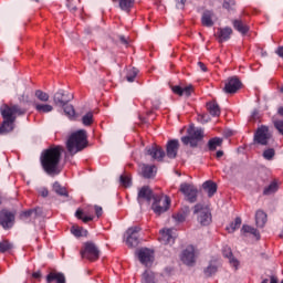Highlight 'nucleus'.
Listing matches in <instances>:
<instances>
[{"label": "nucleus", "mask_w": 283, "mask_h": 283, "mask_svg": "<svg viewBox=\"0 0 283 283\" xmlns=\"http://www.w3.org/2000/svg\"><path fill=\"white\" fill-rule=\"evenodd\" d=\"M201 23L206 28H212L213 25V13L211 11H205L201 17Z\"/></svg>", "instance_id": "nucleus-27"}, {"label": "nucleus", "mask_w": 283, "mask_h": 283, "mask_svg": "<svg viewBox=\"0 0 283 283\" xmlns=\"http://www.w3.org/2000/svg\"><path fill=\"white\" fill-rule=\"evenodd\" d=\"M193 213L198 216L197 220L202 227L211 224V211H209V208L198 203L195 206Z\"/></svg>", "instance_id": "nucleus-6"}, {"label": "nucleus", "mask_w": 283, "mask_h": 283, "mask_svg": "<svg viewBox=\"0 0 283 283\" xmlns=\"http://www.w3.org/2000/svg\"><path fill=\"white\" fill-rule=\"evenodd\" d=\"M255 222H256V227L262 229L264 224H266V212L262 210H258L255 213Z\"/></svg>", "instance_id": "nucleus-29"}, {"label": "nucleus", "mask_w": 283, "mask_h": 283, "mask_svg": "<svg viewBox=\"0 0 283 283\" xmlns=\"http://www.w3.org/2000/svg\"><path fill=\"white\" fill-rule=\"evenodd\" d=\"M142 176L144 178H154L156 176V166L142 165Z\"/></svg>", "instance_id": "nucleus-26"}, {"label": "nucleus", "mask_w": 283, "mask_h": 283, "mask_svg": "<svg viewBox=\"0 0 283 283\" xmlns=\"http://www.w3.org/2000/svg\"><path fill=\"white\" fill-rule=\"evenodd\" d=\"M270 283H277V277L276 276H271Z\"/></svg>", "instance_id": "nucleus-60"}, {"label": "nucleus", "mask_w": 283, "mask_h": 283, "mask_svg": "<svg viewBox=\"0 0 283 283\" xmlns=\"http://www.w3.org/2000/svg\"><path fill=\"white\" fill-rule=\"evenodd\" d=\"M274 127L277 129L279 134L283 136V119H275Z\"/></svg>", "instance_id": "nucleus-49"}, {"label": "nucleus", "mask_w": 283, "mask_h": 283, "mask_svg": "<svg viewBox=\"0 0 283 283\" xmlns=\"http://www.w3.org/2000/svg\"><path fill=\"white\" fill-rule=\"evenodd\" d=\"M216 156H217V158H222V156H224V151L218 150Z\"/></svg>", "instance_id": "nucleus-58"}, {"label": "nucleus", "mask_w": 283, "mask_h": 283, "mask_svg": "<svg viewBox=\"0 0 283 283\" xmlns=\"http://www.w3.org/2000/svg\"><path fill=\"white\" fill-rule=\"evenodd\" d=\"M33 105L39 114H50V112L54 109V107L50 104L34 103Z\"/></svg>", "instance_id": "nucleus-30"}, {"label": "nucleus", "mask_w": 283, "mask_h": 283, "mask_svg": "<svg viewBox=\"0 0 283 283\" xmlns=\"http://www.w3.org/2000/svg\"><path fill=\"white\" fill-rule=\"evenodd\" d=\"M145 151L147 156H150L153 160L158 163H161L163 158H165V150L158 145L148 146Z\"/></svg>", "instance_id": "nucleus-13"}, {"label": "nucleus", "mask_w": 283, "mask_h": 283, "mask_svg": "<svg viewBox=\"0 0 283 283\" xmlns=\"http://www.w3.org/2000/svg\"><path fill=\"white\" fill-rule=\"evenodd\" d=\"M175 219L177 220V222H184V221H185V216H182V214H177V216L175 217Z\"/></svg>", "instance_id": "nucleus-55"}, {"label": "nucleus", "mask_w": 283, "mask_h": 283, "mask_svg": "<svg viewBox=\"0 0 283 283\" xmlns=\"http://www.w3.org/2000/svg\"><path fill=\"white\" fill-rule=\"evenodd\" d=\"M154 280H155L154 272H151V271L144 272V274H143L144 283H156Z\"/></svg>", "instance_id": "nucleus-45"}, {"label": "nucleus", "mask_w": 283, "mask_h": 283, "mask_svg": "<svg viewBox=\"0 0 283 283\" xmlns=\"http://www.w3.org/2000/svg\"><path fill=\"white\" fill-rule=\"evenodd\" d=\"M134 1L135 0H119V8L124 12H129L132 8H134Z\"/></svg>", "instance_id": "nucleus-36"}, {"label": "nucleus", "mask_w": 283, "mask_h": 283, "mask_svg": "<svg viewBox=\"0 0 283 283\" xmlns=\"http://www.w3.org/2000/svg\"><path fill=\"white\" fill-rule=\"evenodd\" d=\"M172 92L174 94H177V96H191V93L193 92V86L188 85V86H178L175 85L172 86Z\"/></svg>", "instance_id": "nucleus-23"}, {"label": "nucleus", "mask_w": 283, "mask_h": 283, "mask_svg": "<svg viewBox=\"0 0 283 283\" xmlns=\"http://www.w3.org/2000/svg\"><path fill=\"white\" fill-rule=\"evenodd\" d=\"M198 66L200 67L201 72H207V65L202 62H198Z\"/></svg>", "instance_id": "nucleus-52"}, {"label": "nucleus", "mask_w": 283, "mask_h": 283, "mask_svg": "<svg viewBox=\"0 0 283 283\" xmlns=\"http://www.w3.org/2000/svg\"><path fill=\"white\" fill-rule=\"evenodd\" d=\"M94 209L97 218H101V216H103V208L101 206H95Z\"/></svg>", "instance_id": "nucleus-50"}, {"label": "nucleus", "mask_w": 283, "mask_h": 283, "mask_svg": "<svg viewBox=\"0 0 283 283\" xmlns=\"http://www.w3.org/2000/svg\"><path fill=\"white\" fill-rule=\"evenodd\" d=\"M281 92H283V88H281Z\"/></svg>", "instance_id": "nucleus-64"}, {"label": "nucleus", "mask_w": 283, "mask_h": 283, "mask_svg": "<svg viewBox=\"0 0 283 283\" xmlns=\"http://www.w3.org/2000/svg\"><path fill=\"white\" fill-rule=\"evenodd\" d=\"M120 41L124 43V45H128L127 39L125 36H120Z\"/></svg>", "instance_id": "nucleus-59"}, {"label": "nucleus", "mask_w": 283, "mask_h": 283, "mask_svg": "<svg viewBox=\"0 0 283 283\" xmlns=\"http://www.w3.org/2000/svg\"><path fill=\"white\" fill-rule=\"evenodd\" d=\"M231 6H233V1H231Z\"/></svg>", "instance_id": "nucleus-63"}, {"label": "nucleus", "mask_w": 283, "mask_h": 283, "mask_svg": "<svg viewBox=\"0 0 283 283\" xmlns=\"http://www.w3.org/2000/svg\"><path fill=\"white\" fill-rule=\"evenodd\" d=\"M136 76H138V69L133 67L128 70L126 74V81H128V83H134V81L136 80Z\"/></svg>", "instance_id": "nucleus-38"}, {"label": "nucleus", "mask_w": 283, "mask_h": 283, "mask_svg": "<svg viewBox=\"0 0 283 283\" xmlns=\"http://www.w3.org/2000/svg\"><path fill=\"white\" fill-rule=\"evenodd\" d=\"M39 193H40V196H42V198H48L50 192L48 191L46 188H42L39 190Z\"/></svg>", "instance_id": "nucleus-51"}, {"label": "nucleus", "mask_w": 283, "mask_h": 283, "mask_svg": "<svg viewBox=\"0 0 283 283\" xmlns=\"http://www.w3.org/2000/svg\"><path fill=\"white\" fill-rule=\"evenodd\" d=\"M171 205V200L167 196H155L151 209L157 214L160 216L165 213V211L169 210V206Z\"/></svg>", "instance_id": "nucleus-5"}, {"label": "nucleus", "mask_w": 283, "mask_h": 283, "mask_svg": "<svg viewBox=\"0 0 283 283\" xmlns=\"http://www.w3.org/2000/svg\"><path fill=\"white\" fill-rule=\"evenodd\" d=\"M221 145H222V138L220 137H214L208 142V147L210 151H216V149H218V147H220Z\"/></svg>", "instance_id": "nucleus-34"}, {"label": "nucleus", "mask_w": 283, "mask_h": 283, "mask_svg": "<svg viewBox=\"0 0 283 283\" xmlns=\"http://www.w3.org/2000/svg\"><path fill=\"white\" fill-rule=\"evenodd\" d=\"M223 8H226V10H231V2H223Z\"/></svg>", "instance_id": "nucleus-57"}, {"label": "nucleus", "mask_w": 283, "mask_h": 283, "mask_svg": "<svg viewBox=\"0 0 283 283\" xmlns=\"http://www.w3.org/2000/svg\"><path fill=\"white\" fill-rule=\"evenodd\" d=\"M263 158L265 160H273L275 158V149L273 148H268L263 151Z\"/></svg>", "instance_id": "nucleus-46"}, {"label": "nucleus", "mask_w": 283, "mask_h": 283, "mask_svg": "<svg viewBox=\"0 0 283 283\" xmlns=\"http://www.w3.org/2000/svg\"><path fill=\"white\" fill-rule=\"evenodd\" d=\"M281 238H283V231H282V233H281Z\"/></svg>", "instance_id": "nucleus-62"}, {"label": "nucleus", "mask_w": 283, "mask_h": 283, "mask_svg": "<svg viewBox=\"0 0 283 283\" xmlns=\"http://www.w3.org/2000/svg\"><path fill=\"white\" fill-rule=\"evenodd\" d=\"M35 97L41 101V103H48L50 101V95L41 90L35 91Z\"/></svg>", "instance_id": "nucleus-42"}, {"label": "nucleus", "mask_w": 283, "mask_h": 283, "mask_svg": "<svg viewBox=\"0 0 283 283\" xmlns=\"http://www.w3.org/2000/svg\"><path fill=\"white\" fill-rule=\"evenodd\" d=\"M202 188L206 193H208L209 198H212V196L218 191V185L211 180L205 181Z\"/></svg>", "instance_id": "nucleus-25"}, {"label": "nucleus", "mask_w": 283, "mask_h": 283, "mask_svg": "<svg viewBox=\"0 0 283 283\" xmlns=\"http://www.w3.org/2000/svg\"><path fill=\"white\" fill-rule=\"evenodd\" d=\"M232 34H233V30L229 27H226V28H219L217 30L216 36L219 43H224V41H229V39H231Z\"/></svg>", "instance_id": "nucleus-19"}, {"label": "nucleus", "mask_w": 283, "mask_h": 283, "mask_svg": "<svg viewBox=\"0 0 283 283\" xmlns=\"http://www.w3.org/2000/svg\"><path fill=\"white\" fill-rule=\"evenodd\" d=\"M138 233H140V227H138V226L127 229V231L125 233L127 247H130V248L138 247V242H139Z\"/></svg>", "instance_id": "nucleus-10"}, {"label": "nucleus", "mask_w": 283, "mask_h": 283, "mask_svg": "<svg viewBox=\"0 0 283 283\" xmlns=\"http://www.w3.org/2000/svg\"><path fill=\"white\" fill-rule=\"evenodd\" d=\"M242 224V219L241 218H235L234 222L230 223V226L227 228V231L229 233H233L237 229H240V226Z\"/></svg>", "instance_id": "nucleus-40"}, {"label": "nucleus", "mask_w": 283, "mask_h": 283, "mask_svg": "<svg viewBox=\"0 0 283 283\" xmlns=\"http://www.w3.org/2000/svg\"><path fill=\"white\" fill-rule=\"evenodd\" d=\"M180 148V143L178 139H172L167 143L166 155L168 158H176L178 156V149Z\"/></svg>", "instance_id": "nucleus-18"}, {"label": "nucleus", "mask_w": 283, "mask_h": 283, "mask_svg": "<svg viewBox=\"0 0 283 283\" xmlns=\"http://www.w3.org/2000/svg\"><path fill=\"white\" fill-rule=\"evenodd\" d=\"M81 253L84 260H90L91 262L98 260V256L101 255L98 248L92 242L85 243L84 250Z\"/></svg>", "instance_id": "nucleus-8"}, {"label": "nucleus", "mask_w": 283, "mask_h": 283, "mask_svg": "<svg viewBox=\"0 0 283 283\" xmlns=\"http://www.w3.org/2000/svg\"><path fill=\"white\" fill-rule=\"evenodd\" d=\"M82 123L83 125H85L86 127H90V125H92L94 123V114L92 112L86 113L83 117H82Z\"/></svg>", "instance_id": "nucleus-39"}, {"label": "nucleus", "mask_w": 283, "mask_h": 283, "mask_svg": "<svg viewBox=\"0 0 283 283\" xmlns=\"http://www.w3.org/2000/svg\"><path fill=\"white\" fill-rule=\"evenodd\" d=\"M222 255H223V258H227L229 260L231 266H233V269L235 271H238V266H240V262L235 258H233V252H231V248L223 247Z\"/></svg>", "instance_id": "nucleus-22"}, {"label": "nucleus", "mask_w": 283, "mask_h": 283, "mask_svg": "<svg viewBox=\"0 0 283 283\" xmlns=\"http://www.w3.org/2000/svg\"><path fill=\"white\" fill-rule=\"evenodd\" d=\"M179 190L185 195L188 202H196L198 200V188L193 184L184 182L180 185Z\"/></svg>", "instance_id": "nucleus-9"}, {"label": "nucleus", "mask_w": 283, "mask_h": 283, "mask_svg": "<svg viewBox=\"0 0 283 283\" xmlns=\"http://www.w3.org/2000/svg\"><path fill=\"white\" fill-rule=\"evenodd\" d=\"M72 98H74V95L65 94L64 91H59L54 94L53 101L59 107H65Z\"/></svg>", "instance_id": "nucleus-16"}, {"label": "nucleus", "mask_w": 283, "mask_h": 283, "mask_svg": "<svg viewBox=\"0 0 283 283\" xmlns=\"http://www.w3.org/2000/svg\"><path fill=\"white\" fill-rule=\"evenodd\" d=\"M242 87V82L238 80V77H230L227 80L223 91L226 94H235L238 90Z\"/></svg>", "instance_id": "nucleus-15"}, {"label": "nucleus", "mask_w": 283, "mask_h": 283, "mask_svg": "<svg viewBox=\"0 0 283 283\" xmlns=\"http://www.w3.org/2000/svg\"><path fill=\"white\" fill-rule=\"evenodd\" d=\"M0 114L3 118L0 125V134H10L14 129V120H17V114L22 116L25 114V109L19 107V105H8L3 104L0 107Z\"/></svg>", "instance_id": "nucleus-2"}, {"label": "nucleus", "mask_w": 283, "mask_h": 283, "mask_svg": "<svg viewBox=\"0 0 283 283\" xmlns=\"http://www.w3.org/2000/svg\"><path fill=\"white\" fill-rule=\"evenodd\" d=\"M241 231L243 233H250L251 235H254V238H256V240H260V232L258 231V229H255L251 226H243Z\"/></svg>", "instance_id": "nucleus-37"}, {"label": "nucleus", "mask_w": 283, "mask_h": 283, "mask_svg": "<svg viewBox=\"0 0 283 283\" xmlns=\"http://www.w3.org/2000/svg\"><path fill=\"white\" fill-rule=\"evenodd\" d=\"M85 147H87V132L84 129L72 133L66 142L67 151L71 153L72 156L78 154V151H83Z\"/></svg>", "instance_id": "nucleus-3"}, {"label": "nucleus", "mask_w": 283, "mask_h": 283, "mask_svg": "<svg viewBox=\"0 0 283 283\" xmlns=\"http://www.w3.org/2000/svg\"><path fill=\"white\" fill-rule=\"evenodd\" d=\"M62 107H64V114L69 116V118H74V115H75L74 106L66 104L65 106H62Z\"/></svg>", "instance_id": "nucleus-47"}, {"label": "nucleus", "mask_w": 283, "mask_h": 283, "mask_svg": "<svg viewBox=\"0 0 283 283\" xmlns=\"http://www.w3.org/2000/svg\"><path fill=\"white\" fill-rule=\"evenodd\" d=\"M233 28L237 29V31L240 32L241 34H247V32H249V25L243 23L242 20H234Z\"/></svg>", "instance_id": "nucleus-32"}, {"label": "nucleus", "mask_w": 283, "mask_h": 283, "mask_svg": "<svg viewBox=\"0 0 283 283\" xmlns=\"http://www.w3.org/2000/svg\"><path fill=\"white\" fill-rule=\"evenodd\" d=\"M63 154L62 146H51L42 151L40 163L45 174L49 176H59L61 174V155Z\"/></svg>", "instance_id": "nucleus-1"}, {"label": "nucleus", "mask_w": 283, "mask_h": 283, "mask_svg": "<svg viewBox=\"0 0 283 283\" xmlns=\"http://www.w3.org/2000/svg\"><path fill=\"white\" fill-rule=\"evenodd\" d=\"M218 273V265L210 263L209 266L205 270L206 277H211V275H216Z\"/></svg>", "instance_id": "nucleus-41"}, {"label": "nucleus", "mask_w": 283, "mask_h": 283, "mask_svg": "<svg viewBox=\"0 0 283 283\" xmlns=\"http://www.w3.org/2000/svg\"><path fill=\"white\" fill-rule=\"evenodd\" d=\"M32 213H36V210L29 209L27 211H22L20 213V220H22L23 222H28V220H30V218H32Z\"/></svg>", "instance_id": "nucleus-43"}, {"label": "nucleus", "mask_w": 283, "mask_h": 283, "mask_svg": "<svg viewBox=\"0 0 283 283\" xmlns=\"http://www.w3.org/2000/svg\"><path fill=\"white\" fill-rule=\"evenodd\" d=\"M205 137V130L202 128H196L190 126L188 128V136L181 137L184 145H190V147H198L200 139Z\"/></svg>", "instance_id": "nucleus-4"}, {"label": "nucleus", "mask_w": 283, "mask_h": 283, "mask_svg": "<svg viewBox=\"0 0 283 283\" xmlns=\"http://www.w3.org/2000/svg\"><path fill=\"white\" fill-rule=\"evenodd\" d=\"M280 189V185L277 184V180H273L268 187L264 188L263 195L264 196H271L275 193Z\"/></svg>", "instance_id": "nucleus-31"}, {"label": "nucleus", "mask_w": 283, "mask_h": 283, "mask_svg": "<svg viewBox=\"0 0 283 283\" xmlns=\"http://www.w3.org/2000/svg\"><path fill=\"white\" fill-rule=\"evenodd\" d=\"M12 249V243L10 241H2L0 242V253H6L7 251H10Z\"/></svg>", "instance_id": "nucleus-48"}, {"label": "nucleus", "mask_w": 283, "mask_h": 283, "mask_svg": "<svg viewBox=\"0 0 283 283\" xmlns=\"http://www.w3.org/2000/svg\"><path fill=\"white\" fill-rule=\"evenodd\" d=\"M32 277H34V280H39L41 277V271L33 272Z\"/></svg>", "instance_id": "nucleus-56"}, {"label": "nucleus", "mask_w": 283, "mask_h": 283, "mask_svg": "<svg viewBox=\"0 0 283 283\" xmlns=\"http://www.w3.org/2000/svg\"><path fill=\"white\" fill-rule=\"evenodd\" d=\"M71 233H73L75 235V238H85V237H87V230H85L81 227H76V226H73L71 228Z\"/></svg>", "instance_id": "nucleus-35"}, {"label": "nucleus", "mask_w": 283, "mask_h": 283, "mask_svg": "<svg viewBox=\"0 0 283 283\" xmlns=\"http://www.w3.org/2000/svg\"><path fill=\"white\" fill-rule=\"evenodd\" d=\"M92 211H94L93 207H88V209L85 210V211H82L81 209H77L76 212H75V217L78 220L83 221L84 223L92 222V220H94V216L91 214Z\"/></svg>", "instance_id": "nucleus-20"}, {"label": "nucleus", "mask_w": 283, "mask_h": 283, "mask_svg": "<svg viewBox=\"0 0 283 283\" xmlns=\"http://www.w3.org/2000/svg\"><path fill=\"white\" fill-rule=\"evenodd\" d=\"M276 54L283 59V46H279L277 50H276Z\"/></svg>", "instance_id": "nucleus-54"}, {"label": "nucleus", "mask_w": 283, "mask_h": 283, "mask_svg": "<svg viewBox=\"0 0 283 283\" xmlns=\"http://www.w3.org/2000/svg\"><path fill=\"white\" fill-rule=\"evenodd\" d=\"M53 191L57 193V196H64L65 198H67V189L61 186L59 181H55L53 184Z\"/></svg>", "instance_id": "nucleus-33"}, {"label": "nucleus", "mask_w": 283, "mask_h": 283, "mask_svg": "<svg viewBox=\"0 0 283 283\" xmlns=\"http://www.w3.org/2000/svg\"><path fill=\"white\" fill-rule=\"evenodd\" d=\"M119 182L123 187H132V176L129 175H122L119 177Z\"/></svg>", "instance_id": "nucleus-44"}, {"label": "nucleus", "mask_w": 283, "mask_h": 283, "mask_svg": "<svg viewBox=\"0 0 283 283\" xmlns=\"http://www.w3.org/2000/svg\"><path fill=\"white\" fill-rule=\"evenodd\" d=\"M0 224L3 229H10L14 224V216L8 210H2L0 212Z\"/></svg>", "instance_id": "nucleus-17"}, {"label": "nucleus", "mask_w": 283, "mask_h": 283, "mask_svg": "<svg viewBox=\"0 0 283 283\" xmlns=\"http://www.w3.org/2000/svg\"><path fill=\"white\" fill-rule=\"evenodd\" d=\"M200 120L201 123H209V115H201Z\"/></svg>", "instance_id": "nucleus-53"}, {"label": "nucleus", "mask_w": 283, "mask_h": 283, "mask_svg": "<svg viewBox=\"0 0 283 283\" xmlns=\"http://www.w3.org/2000/svg\"><path fill=\"white\" fill-rule=\"evenodd\" d=\"M181 262L187 266H193L196 264V248L193 245L187 247L181 253Z\"/></svg>", "instance_id": "nucleus-11"}, {"label": "nucleus", "mask_w": 283, "mask_h": 283, "mask_svg": "<svg viewBox=\"0 0 283 283\" xmlns=\"http://www.w3.org/2000/svg\"><path fill=\"white\" fill-rule=\"evenodd\" d=\"M262 283H269V279L263 280Z\"/></svg>", "instance_id": "nucleus-61"}, {"label": "nucleus", "mask_w": 283, "mask_h": 283, "mask_svg": "<svg viewBox=\"0 0 283 283\" xmlns=\"http://www.w3.org/2000/svg\"><path fill=\"white\" fill-rule=\"evenodd\" d=\"M175 240L174 229L160 230L159 242H161V244H174Z\"/></svg>", "instance_id": "nucleus-21"}, {"label": "nucleus", "mask_w": 283, "mask_h": 283, "mask_svg": "<svg viewBox=\"0 0 283 283\" xmlns=\"http://www.w3.org/2000/svg\"><path fill=\"white\" fill-rule=\"evenodd\" d=\"M207 109L211 116L218 117L221 114L220 105L217 102H208Z\"/></svg>", "instance_id": "nucleus-28"}, {"label": "nucleus", "mask_w": 283, "mask_h": 283, "mask_svg": "<svg viewBox=\"0 0 283 283\" xmlns=\"http://www.w3.org/2000/svg\"><path fill=\"white\" fill-rule=\"evenodd\" d=\"M46 283H65V274L61 272H50L46 275Z\"/></svg>", "instance_id": "nucleus-24"}, {"label": "nucleus", "mask_w": 283, "mask_h": 283, "mask_svg": "<svg viewBox=\"0 0 283 283\" xmlns=\"http://www.w3.org/2000/svg\"><path fill=\"white\" fill-rule=\"evenodd\" d=\"M272 136L273 135L269 130L268 126L262 125L254 133V143L256 145L266 146L269 145V140H271Z\"/></svg>", "instance_id": "nucleus-7"}, {"label": "nucleus", "mask_w": 283, "mask_h": 283, "mask_svg": "<svg viewBox=\"0 0 283 283\" xmlns=\"http://www.w3.org/2000/svg\"><path fill=\"white\" fill-rule=\"evenodd\" d=\"M136 255L142 264L148 266L154 262V252L147 248H142L137 250Z\"/></svg>", "instance_id": "nucleus-12"}, {"label": "nucleus", "mask_w": 283, "mask_h": 283, "mask_svg": "<svg viewBox=\"0 0 283 283\" xmlns=\"http://www.w3.org/2000/svg\"><path fill=\"white\" fill-rule=\"evenodd\" d=\"M156 196H154V191H151V188L149 186H144L138 191L137 200L139 205H143V202H151Z\"/></svg>", "instance_id": "nucleus-14"}]
</instances>
